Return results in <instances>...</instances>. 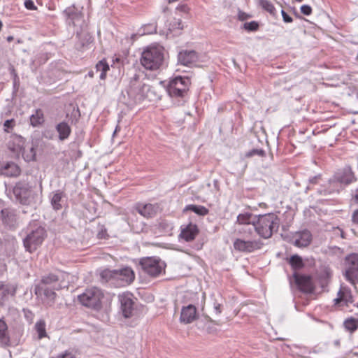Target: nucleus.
Segmentation results:
<instances>
[{"label": "nucleus", "mask_w": 358, "mask_h": 358, "mask_svg": "<svg viewBox=\"0 0 358 358\" xmlns=\"http://www.w3.org/2000/svg\"><path fill=\"white\" fill-rule=\"evenodd\" d=\"M2 27H3V24H2V22L0 20V31L1 30Z\"/></svg>", "instance_id": "62"}, {"label": "nucleus", "mask_w": 358, "mask_h": 358, "mask_svg": "<svg viewBox=\"0 0 358 358\" xmlns=\"http://www.w3.org/2000/svg\"><path fill=\"white\" fill-rule=\"evenodd\" d=\"M8 210L7 209H3L1 210V214H2V216H3V220L6 221V218H5V215H8Z\"/></svg>", "instance_id": "57"}, {"label": "nucleus", "mask_w": 358, "mask_h": 358, "mask_svg": "<svg viewBox=\"0 0 358 358\" xmlns=\"http://www.w3.org/2000/svg\"><path fill=\"white\" fill-rule=\"evenodd\" d=\"M190 79L180 76L170 79L166 85V91L171 97H183L189 90Z\"/></svg>", "instance_id": "6"}, {"label": "nucleus", "mask_w": 358, "mask_h": 358, "mask_svg": "<svg viewBox=\"0 0 358 358\" xmlns=\"http://www.w3.org/2000/svg\"><path fill=\"white\" fill-rule=\"evenodd\" d=\"M23 312H24V317L26 318V320L29 322V323H31L33 322V320H34V313L28 310V309H23Z\"/></svg>", "instance_id": "45"}, {"label": "nucleus", "mask_w": 358, "mask_h": 358, "mask_svg": "<svg viewBox=\"0 0 358 358\" xmlns=\"http://www.w3.org/2000/svg\"><path fill=\"white\" fill-rule=\"evenodd\" d=\"M344 327L348 331L354 332L358 329V320L353 317L348 318L344 322Z\"/></svg>", "instance_id": "38"}, {"label": "nucleus", "mask_w": 358, "mask_h": 358, "mask_svg": "<svg viewBox=\"0 0 358 358\" xmlns=\"http://www.w3.org/2000/svg\"><path fill=\"white\" fill-rule=\"evenodd\" d=\"M289 264L294 269H299L303 266V262L301 257L293 255L289 259Z\"/></svg>", "instance_id": "39"}, {"label": "nucleus", "mask_w": 358, "mask_h": 358, "mask_svg": "<svg viewBox=\"0 0 358 358\" xmlns=\"http://www.w3.org/2000/svg\"><path fill=\"white\" fill-rule=\"evenodd\" d=\"M14 126V120L13 119L7 120L5 121L3 124L4 129L6 131H8L9 129H13Z\"/></svg>", "instance_id": "48"}, {"label": "nucleus", "mask_w": 358, "mask_h": 358, "mask_svg": "<svg viewBox=\"0 0 358 358\" xmlns=\"http://www.w3.org/2000/svg\"><path fill=\"white\" fill-rule=\"evenodd\" d=\"M64 15L66 16V20L69 24H72L73 26H76L77 22H78L82 19V13L78 8H76L73 5L69 7H67L64 10Z\"/></svg>", "instance_id": "22"}, {"label": "nucleus", "mask_w": 358, "mask_h": 358, "mask_svg": "<svg viewBox=\"0 0 358 358\" xmlns=\"http://www.w3.org/2000/svg\"><path fill=\"white\" fill-rule=\"evenodd\" d=\"M13 39V36H8L7 37V41H9V42L11 41Z\"/></svg>", "instance_id": "61"}, {"label": "nucleus", "mask_w": 358, "mask_h": 358, "mask_svg": "<svg viewBox=\"0 0 358 358\" xmlns=\"http://www.w3.org/2000/svg\"><path fill=\"white\" fill-rule=\"evenodd\" d=\"M55 129L58 133L59 139L62 141L67 139L71 133V127L64 121L58 123L55 127Z\"/></svg>", "instance_id": "27"}, {"label": "nucleus", "mask_w": 358, "mask_h": 358, "mask_svg": "<svg viewBox=\"0 0 358 358\" xmlns=\"http://www.w3.org/2000/svg\"><path fill=\"white\" fill-rule=\"evenodd\" d=\"M38 285L48 286L57 290H59L65 287L60 282L59 276L54 273L44 275Z\"/></svg>", "instance_id": "18"}, {"label": "nucleus", "mask_w": 358, "mask_h": 358, "mask_svg": "<svg viewBox=\"0 0 358 358\" xmlns=\"http://www.w3.org/2000/svg\"><path fill=\"white\" fill-rule=\"evenodd\" d=\"M199 233L198 227L196 224L189 223L185 227L182 228L180 234V237L185 241H193Z\"/></svg>", "instance_id": "24"}, {"label": "nucleus", "mask_w": 358, "mask_h": 358, "mask_svg": "<svg viewBox=\"0 0 358 358\" xmlns=\"http://www.w3.org/2000/svg\"><path fill=\"white\" fill-rule=\"evenodd\" d=\"M120 310L124 318H130L134 312V301L133 294L130 292H123L118 295Z\"/></svg>", "instance_id": "9"}, {"label": "nucleus", "mask_w": 358, "mask_h": 358, "mask_svg": "<svg viewBox=\"0 0 358 358\" xmlns=\"http://www.w3.org/2000/svg\"><path fill=\"white\" fill-rule=\"evenodd\" d=\"M21 170L17 164L13 162H0V174L6 177H17Z\"/></svg>", "instance_id": "16"}, {"label": "nucleus", "mask_w": 358, "mask_h": 358, "mask_svg": "<svg viewBox=\"0 0 358 358\" xmlns=\"http://www.w3.org/2000/svg\"><path fill=\"white\" fill-rule=\"evenodd\" d=\"M352 221L355 224L358 225V209L353 212L352 215Z\"/></svg>", "instance_id": "53"}, {"label": "nucleus", "mask_w": 358, "mask_h": 358, "mask_svg": "<svg viewBox=\"0 0 358 358\" xmlns=\"http://www.w3.org/2000/svg\"><path fill=\"white\" fill-rule=\"evenodd\" d=\"M150 90V86L143 83L141 76L134 74L130 79L127 94L134 100L135 103H138L148 97Z\"/></svg>", "instance_id": "4"}, {"label": "nucleus", "mask_w": 358, "mask_h": 358, "mask_svg": "<svg viewBox=\"0 0 358 358\" xmlns=\"http://www.w3.org/2000/svg\"><path fill=\"white\" fill-rule=\"evenodd\" d=\"M312 8L308 5H303L301 6V12L306 15H310L312 13Z\"/></svg>", "instance_id": "46"}, {"label": "nucleus", "mask_w": 358, "mask_h": 358, "mask_svg": "<svg viewBox=\"0 0 358 358\" xmlns=\"http://www.w3.org/2000/svg\"><path fill=\"white\" fill-rule=\"evenodd\" d=\"M135 278L133 270L128 266L114 269V283L115 287H124L129 285Z\"/></svg>", "instance_id": "8"}, {"label": "nucleus", "mask_w": 358, "mask_h": 358, "mask_svg": "<svg viewBox=\"0 0 358 358\" xmlns=\"http://www.w3.org/2000/svg\"><path fill=\"white\" fill-rule=\"evenodd\" d=\"M188 210L192 211L196 215L201 216L206 215L209 212L208 209L206 208L205 206L194 204H189L185 207L184 211Z\"/></svg>", "instance_id": "33"}, {"label": "nucleus", "mask_w": 358, "mask_h": 358, "mask_svg": "<svg viewBox=\"0 0 358 358\" xmlns=\"http://www.w3.org/2000/svg\"><path fill=\"white\" fill-rule=\"evenodd\" d=\"M140 266L143 271L148 275L156 278L165 272L166 264L159 257H147L141 258Z\"/></svg>", "instance_id": "5"}, {"label": "nucleus", "mask_w": 358, "mask_h": 358, "mask_svg": "<svg viewBox=\"0 0 358 358\" xmlns=\"http://www.w3.org/2000/svg\"><path fill=\"white\" fill-rule=\"evenodd\" d=\"M30 125L33 127H38L43 125L45 122V117L43 110L40 108L36 109L34 113L29 117Z\"/></svg>", "instance_id": "30"}, {"label": "nucleus", "mask_w": 358, "mask_h": 358, "mask_svg": "<svg viewBox=\"0 0 358 358\" xmlns=\"http://www.w3.org/2000/svg\"><path fill=\"white\" fill-rule=\"evenodd\" d=\"M96 69L100 72H107L109 70V66L105 59H102L97 63Z\"/></svg>", "instance_id": "44"}, {"label": "nucleus", "mask_w": 358, "mask_h": 358, "mask_svg": "<svg viewBox=\"0 0 358 358\" xmlns=\"http://www.w3.org/2000/svg\"><path fill=\"white\" fill-rule=\"evenodd\" d=\"M157 31V24L156 22H150L143 25L140 30L139 34L141 35L152 34Z\"/></svg>", "instance_id": "36"}, {"label": "nucleus", "mask_w": 358, "mask_h": 358, "mask_svg": "<svg viewBox=\"0 0 358 358\" xmlns=\"http://www.w3.org/2000/svg\"><path fill=\"white\" fill-rule=\"evenodd\" d=\"M106 72H101L100 76H99L100 79L103 80L106 78Z\"/></svg>", "instance_id": "58"}, {"label": "nucleus", "mask_w": 358, "mask_h": 358, "mask_svg": "<svg viewBox=\"0 0 358 358\" xmlns=\"http://www.w3.org/2000/svg\"><path fill=\"white\" fill-rule=\"evenodd\" d=\"M255 219L249 213L239 214L237 217V222L243 225L240 229H242L246 225H252V221H255Z\"/></svg>", "instance_id": "34"}, {"label": "nucleus", "mask_w": 358, "mask_h": 358, "mask_svg": "<svg viewBox=\"0 0 358 358\" xmlns=\"http://www.w3.org/2000/svg\"><path fill=\"white\" fill-rule=\"evenodd\" d=\"M353 199L358 203V188L355 191Z\"/></svg>", "instance_id": "56"}, {"label": "nucleus", "mask_w": 358, "mask_h": 358, "mask_svg": "<svg viewBox=\"0 0 358 358\" xmlns=\"http://www.w3.org/2000/svg\"><path fill=\"white\" fill-rule=\"evenodd\" d=\"M55 290L56 289L48 286L40 285H36L34 287V292L36 295L38 296H44L51 303H54L55 299L56 297Z\"/></svg>", "instance_id": "23"}, {"label": "nucleus", "mask_w": 358, "mask_h": 358, "mask_svg": "<svg viewBox=\"0 0 358 358\" xmlns=\"http://www.w3.org/2000/svg\"><path fill=\"white\" fill-rule=\"evenodd\" d=\"M25 147L26 149H24V150L22 152H20V155H22V157L26 162H31L35 160L36 150L32 143H26Z\"/></svg>", "instance_id": "31"}, {"label": "nucleus", "mask_w": 358, "mask_h": 358, "mask_svg": "<svg viewBox=\"0 0 358 358\" xmlns=\"http://www.w3.org/2000/svg\"><path fill=\"white\" fill-rule=\"evenodd\" d=\"M159 228L162 229L164 232H170L173 229L172 223L169 222L167 220H162L159 222Z\"/></svg>", "instance_id": "40"}, {"label": "nucleus", "mask_w": 358, "mask_h": 358, "mask_svg": "<svg viewBox=\"0 0 358 358\" xmlns=\"http://www.w3.org/2000/svg\"><path fill=\"white\" fill-rule=\"evenodd\" d=\"M346 279L352 284L358 282V254H351L346 257Z\"/></svg>", "instance_id": "10"}, {"label": "nucleus", "mask_w": 358, "mask_h": 358, "mask_svg": "<svg viewBox=\"0 0 358 358\" xmlns=\"http://www.w3.org/2000/svg\"><path fill=\"white\" fill-rule=\"evenodd\" d=\"M259 22L257 21L253 20V21H250V22H244L242 24V26L241 27V29L250 33V32L257 31L259 29Z\"/></svg>", "instance_id": "37"}, {"label": "nucleus", "mask_w": 358, "mask_h": 358, "mask_svg": "<svg viewBox=\"0 0 358 358\" xmlns=\"http://www.w3.org/2000/svg\"><path fill=\"white\" fill-rule=\"evenodd\" d=\"M10 338L8 334V326L2 319H0V345L6 347L10 345Z\"/></svg>", "instance_id": "28"}, {"label": "nucleus", "mask_w": 358, "mask_h": 358, "mask_svg": "<svg viewBox=\"0 0 358 358\" xmlns=\"http://www.w3.org/2000/svg\"><path fill=\"white\" fill-rule=\"evenodd\" d=\"M262 243L260 241H251L243 238H236L234 241L233 246L235 250L249 253L260 249Z\"/></svg>", "instance_id": "11"}, {"label": "nucleus", "mask_w": 358, "mask_h": 358, "mask_svg": "<svg viewBox=\"0 0 358 358\" xmlns=\"http://www.w3.org/2000/svg\"><path fill=\"white\" fill-rule=\"evenodd\" d=\"M334 178L337 182L345 185H348L356 180L354 173L350 167L338 171Z\"/></svg>", "instance_id": "20"}, {"label": "nucleus", "mask_w": 358, "mask_h": 358, "mask_svg": "<svg viewBox=\"0 0 358 358\" xmlns=\"http://www.w3.org/2000/svg\"><path fill=\"white\" fill-rule=\"evenodd\" d=\"M45 327V322L43 320H40L35 324L34 329L38 334V337L39 339L47 336Z\"/></svg>", "instance_id": "35"}, {"label": "nucleus", "mask_w": 358, "mask_h": 358, "mask_svg": "<svg viewBox=\"0 0 358 358\" xmlns=\"http://www.w3.org/2000/svg\"><path fill=\"white\" fill-rule=\"evenodd\" d=\"M56 358H75V355L69 351H65L64 353L58 355Z\"/></svg>", "instance_id": "49"}, {"label": "nucleus", "mask_w": 358, "mask_h": 358, "mask_svg": "<svg viewBox=\"0 0 358 358\" xmlns=\"http://www.w3.org/2000/svg\"><path fill=\"white\" fill-rule=\"evenodd\" d=\"M119 130H120V127H119V126L117 125V126L115 127V131H114V132H113V135H115V133H116L117 131H119Z\"/></svg>", "instance_id": "60"}, {"label": "nucleus", "mask_w": 358, "mask_h": 358, "mask_svg": "<svg viewBox=\"0 0 358 358\" xmlns=\"http://www.w3.org/2000/svg\"><path fill=\"white\" fill-rule=\"evenodd\" d=\"M137 212L145 217H152L157 213V207L152 203H137L136 206Z\"/></svg>", "instance_id": "25"}, {"label": "nucleus", "mask_w": 358, "mask_h": 358, "mask_svg": "<svg viewBox=\"0 0 358 358\" xmlns=\"http://www.w3.org/2000/svg\"><path fill=\"white\" fill-rule=\"evenodd\" d=\"M259 155V156H261V157H264L266 156V153H265V151L262 149H258V148H254V149H252L250 150H249L248 152H247L245 155V156L246 157H253L255 155Z\"/></svg>", "instance_id": "43"}, {"label": "nucleus", "mask_w": 358, "mask_h": 358, "mask_svg": "<svg viewBox=\"0 0 358 358\" xmlns=\"http://www.w3.org/2000/svg\"><path fill=\"white\" fill-rule=\"evenodd\" d=\"M13 87L14 88H17L18 87V78L16 74L14 76Z\"/></svg>", "instance_id": "55"}, {"label": "nucleus", "mask_w": 358, "mask_h": 358, "mask_svg": "<svg viewBox=\"0 0 358 358\" xmlns=\"http://www.w3.org/2000/svg\"><path fill=\"white\" fill-rule=\"evenodd\" d=\"M46 237V231L43 227L39 225L30 227L27 236L23 239V245L25 251L33 253L43 243Z\"/></svg>", "instance_id": "3"}, {"label": "nucleus", "mask_w": 358, "mask_h": 358, "mask_svg": "<svg viewBox=\"0 0 358 358\" xmlns=\"http://www.w3.org/2000/svg\"><path fill=\"white\" fill-rule=\"evenodd\" d=\"M43 136L47 139H53L55 137V134L52 131L46 130L43 132Z\"/></svg>", "instance_id": "51"}, {"label": "nucleus", "mask_w": 358, "mask_h": 358, "mask_svg": "<svg viewBox=\"0 0 358 358\" xmlns=\"http://www.w3.org/2000/svg\"><path fill=\"white\" fill-rule=\"evenodd\" d=\"M353 302V297L351 291L346 287H341L338 292L337 297L334 299L336 305L343 303L345 306H348Z\"/></svg>", "instance_id": "21"}, {"label": "nucleus", "mask_w": 358, "mask_h": 358, "mask_svg": "<svg viewBox=\"0 0 358 358\" xmlns=\"http://www.w3.org/2000/svg\"><path fill=\"white\" fill-rule=\"evenodd\" d=\"M294 278L296 284L302 292L311 293L314 291L315 285L311 276L295 273Z\"/></svg>", "instance_id": "13"}, {"label": "nucleus", "mask_w": 358, "mask_h": 358, "mask_svg": "<svg viewBox=\"0 0 358 358\" xmlns=\"http://www.w3.org/2000/svg\"><path fill=\"white\" fill-rule=\"evenodd\" d=\"M176 10L180 12L187 13L189 11V7L187 4H180L176 7Z\"/></svg>", "instance_id": "50"}, {"label": "nucleus", "mask_w": 358, "mask_h": 358, "mask_svg": "<svg viewBox=\"0 0 358 358\" xmlns=\"http://www.w3.org/2000/svg\"><path fill=\"white\" fill-rule=\"evenodd\" d=\"M294 245L298 248L308 247L312 242V234L308 230L298 231L294 235Z\"/></svg>", "instance_id": "17"}, {"label": "nucleus", "mask_w": 358, "mask_h": 358, "mask_svg": "<svg viewBox=\"0 0 358 358\" xmlns=\"http://www.w3.org/2000/svg\"><path fill=\"white\" fill-rule=\"evenodd\" d=\"M26 140L20 135L12 134L6 143L8 149L17 157L20 155L25 147Z\"/></svg>", "instance_id": "12"}, {"label": "nucleus", "mask_w": 358, "mask_h": 358, "mask_svg": "<svg viewBox=\"0 0 358 358\" xmlns=\"http://www.w3.org/2000/svg\"><path fill=\"white\" fill-rule=\"evenodd\" d=\"M24 6L27 9L30 10H34L36 9V6H35L32 0H26L24 1Z\"/></svg>", "instance_id": "47"}, {"label": "nucleus", "mask_w": 358, "mask_h": 358, "mask_svg": "<svg viewBox=\"0 0 358 358\" xmlns=\"http://www.w3.org/2000/svg\"><path fill=\"white\" fill-rule=\"evenodd\" d=\"M198 318L196 308L192 305L189 304L187 306H183L181 309L180 321L183 324H190Z\"/></svg>", "instance_id": "14"}, {"label": "nucleus", "mask_w": 358, "mask_h": 358, "mask_svg": "<svg viewBox=\"0 0 358 358\" xmlns=\"http://www.w3.org/2000/svg\"><path fill=\"white\" fill-rule=\"evenodd\" d=\"M282 15L283 20L285 22L289 23V22H292V18L284 10H282Z\"/></svg>", "instance_id": "52"}, {"label": "nucleus", "mask_w": 358, "mask_h": 358, "mask_svg": "<svg viewBox=\"0 0 358 358\" xmlns=\"http://www.w3.org/2000/svg\"><path fill=\"white\" fill-rule=\"evenodd\" d=\"M101 281L103 283L109 282L111 285L114 283V269L105 268L99 272Z\"/></svg>", "instance_id": "32"}, {"label": "nucleus", "mask_w": 358, "mask_h": 358, "mask_svg": "<svg viewBox=\"0 0 358 358\" xmlns=\"http://www.w3.org/2000/svg\"><path fill=\"white\" fill-rule=\"evenodd\" d=\"M255 230L257 234L264 239L268 238V217L266 214L259 215L257 220L252 221V225H246L238 229L240 234H250Z\"/></svg>", "instance_id": "7"}, {"label": "nucleus", "mask_w": 358, "mask_h": 358, "mask_svg": "<svg viewBox=\"0 0 358 358\" xmlns=\"http://www.w3.org/2000/svg\"><path fill=\"white\" fill-rule=\"evenodd\" d=\"M13 194L22 203H26L31 196L30 187L28 184L18 182L13 187Z\"/></svg>", "instance_id": "15"}, {"label": "nucleus", "mask_w": 358, "mask_h": 358, "mask_svg": "<svg viewBox=\"0 0 358 358\" xmlns=\"http://www.w3.org/2000/svg\"><path fill=\"white\" fill-rule=\"evenodd\" d=\"M269 11H270V13H272V8L270 6V9H269Z\"/></svg>", "instance_id": "63"}, {"label": "nucleus", "mask_w": 358, "mask_h": 358, "mask_svg": "<svg viewBox=\"0 0 358 358\" xmlns=\"http://www.w3.org/2000/svg\"><path fill=\"white\" fill-rule=\"evenodd\" d=\"M198 60V55L194 50H182L178 53V62L180 64L189 66Z\"/></svg>", "instance_id": "19"}, {"label": "nucleus", "mask_w": 358, "mask_h": 358, "mask_svg": "<svg viewBox=\"0 0 358 358\" xmlns=\"http://www.w3.org/2000/svg\"><path fill=\"white\" fill-rule=\"evenodd\" d=\"M258 2L264 10H268V0H258Z\"/></svg>", "instance_id": "54"}, {"label": "nucleus", "mask_w": 358, "mask_h": 358, "mask_svg": "<svg viewBox=\"0 0 358 358\" xmlns=\"http://www.w3.org/2000/svg\"><path fill=\"white\" fill-rule=\"evenodd\" d=\"M16 293V287L11 284L0 283V301L3 303L10 297L15 296Z\"/></svg>", "instance_id": "26"}, {"label": "nucleus", "mask_w": 358, "mask_h": 358, "mask_svg": "<svg viewBox=\"0 0 358 358\" xmlns=\"http://www.w3.org/2000/svg\"><path fill=\"white\" fill-rule=\"evenodd\" d=\"M64 194L61 190L53 192L50 195V203L52 207L55 210H59L62 208V199Z\"/></svg>", "instance_id": "29"}, {"label": "nucleus", "mask_w": 358, "mask_h": 358, "mask_svg": "<svg viewBox=\"0 0 358 358\" xmlns=\"http://www.w3.org/2000/svg\"><path fill=\"white\" fill-rule=\"evenodd\" d=\"M113 298V295L104 293L101 289L96 287L86 289L83 293L78 296V301L82 305L95 310L107 309Z\"/></svg>", "instance_id": "1"}, {"label": "nucleus", "mask_w": 358, "mask_h": 358, "mask_svg": "<svg viewBox=\"0 0 358 358\" xmlns=\"http://www.w3.org/2000/svg\"><path fill=\"white\" fill-rule=\"evenodd\" d=\"M164 61L163 51L160 48L149 46L141 54V64L148 70H157Z\"/></svg>", "instance_id": "2"}, {"label": "nucleus", "mask_w": 358, "mask_h": 358, "mask_svg": "<svg viewBox=\"0 0 358 358\" xmlns=\"http://www.w3.org/2000/svg\"><path fill=\"white\" fill-rule=\"evenodd\" d=\"M252 17V15L248 13H245L240 8L237 10V20L241 22H246L248 20Z\"/></svg>", "instance_id": "41"}, {"label": "nucleus", "mask_w": 358, "mask_h": 358, "mask_svg": "<svg viewBox=\"0 0 358 358\" xmlns=\"http://www.w3.org/2000/svg\"><path fill=\"white\" fill-rule=\"evenodd\" d=\"M215 309L217 313H221L219 304H217V306H215Z\"/></svg>", "instance_id": "59"}, {"label": "nucleus", "mask_w": 358, "mask_h": 358, "mask_svg": "<svg viewBox=\"0 0 358 358\" xmlns=\"http://www.w3.org/2000/svg\"><path fill=\"white\" fill-rule=\"evenodd\" d=\"M183 26L182 24V21L180 19H174V21L172 23H170L168 29L170 31H174V30H181L182 29Z\"/></svg>", "instance_id": "42"}]
</instances>
